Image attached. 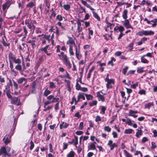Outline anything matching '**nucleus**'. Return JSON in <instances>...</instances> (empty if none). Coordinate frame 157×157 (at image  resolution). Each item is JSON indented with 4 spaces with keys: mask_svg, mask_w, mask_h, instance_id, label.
<instances>
[{
    "mask_svg": "<svg viewBox=\"0 0 157 157\" xmlns=\"http://www.w3.org/2000/svg\"><path fill=\"white\" fill-rule=\"evenodd\" d=\"M104 129L105 131H107L108 132H110L111 130V128L109 126H105L104 128Z\"/></svg>",
    "mask_w": 157,
    "mask_h": 157,
    "instance_id": "3c124183",
    "label": "nucleus"
},
{
    "mask_svg": "<svg viewBox=\"0 0 157 157\" xmlns=\"http://www.w3.org/2000/svg\"><path fill=\"white\" fill-rule=\"evenodd\" d=\"M13 134V131L12 132L11 135H6L3 139V141L4 143L6 144H7L10 143L11 142V138Z\"/></svg>",
    "mask_w": 157,
    "mask_h": 157,
    "instance_id": "39448f33",
    "label": "nucleus"
},
{
    "mask_svg": "<svg viewBox=\"0 0 157 157\" xmlns=\"http://www.w3.org/2000/svg\"><path fill=\"white\" fill-rule=\"evenodd\" d=\"M14 87V90H17L18 89V86L17 84L13 80Z\"/></svg>",
    "mask_w": 157,
    "mask_h": 157,
    "instance_id": "8fccbe9b",
    "label": "nucleus"
},
{
    "mask_svg": "<svg viewBox=\"0 0 157 157\" xmlns=\"http://www.w3.org/2000/svg\"><path fill=\"white\" fill-rule=\"evenodd\" d=\"M51 103H52L51 101H50L49 100H48L47 101H45L44 103V108H45V107L47 105Z\"/></svg>",
    "mask_w": 157,
    "mask_h": 157,
    "instance_id": "69168bd1",
    "label": "nucleus"
},
{
    "mask_svg": "<svg viewBox=\"0 0 157 157\" xmlns=\"http://www.w3.org/2000/svg\"><path fill=\"white\" fill-rule=\"evenodd\" d=\"M128 68V67L127 66H126L122 70V73L124 75H126L127 71Z\"/></svg>",
    "mask_w": 157,
    "mask_h": 157,
    "instance_id": "6e6d98bb",
    "label": "nucleus"
},
{
    "mask_svg": "<svg viewBox=\"0 0 157 157\" xmlns=\"http://www.w3.org/2000/svg\"><path fill=\"white\" fill-rule=\"evenodd\" d=\"M5 39L6 41H7V38L6 36H4L2 38V39L1 40V42L2 43V44L4 47H8L9 48L10 47V43H9L6 42L5 40Z\"/></svg>",
    "mask_w": 157,
    "mask_h": 157,
    "instance_id": "f8f14e48",
    "label": "nucleus"
},
{
    "mask_svg": "<svg viewBox=\"0 0 157 157\" xmlns=\"http://www.w3.org/2000/svg\"><path fill=\"white\" fill-rule=\"evenodd\" d=\"M95 121L96 122L101 121V117L99 115L95 117Z\"/></svg>",
    "mask_w": 157,
    "mask_h": 157,
    "instance_id": "e2e57ef3",
    "label": "nucleus"
},
{
    "mask_svg": "<svg viewBox=\"0 0 157 157\" xmlns=\"http://www.w3.org/2000/svg\"><path fill=\"white\" fill-rule=\"evenodd\" d=\"M36 80H35L32 83L31 86L32 87V88H33L34 89H36Z\"/></svg>",
    "mask_w": 157,
    "mask_h": 157,
    "instance_id": "13d9d810",
    "label": "nucleus"
},
{
    "mask_svg": "<svg viewBox=\"0 0 157 157\" xmlns=\"http://www.w3.org/2000/svg\"><path fill=\"white\" fill-rule=\"evenodd\" d=\"M49 45H48L40 49L39 50L42 52H44V53H47L48 52L47 49L48 48Z\"/></svg>",
    "mask_w": 157,
    "mask_h": 157,
    "instance_id": "a878e982",
    "label": "nucleus"
},
{
    "mask_svg": "<svg viewBox=\"0 0 157 157\" xmlns=\"http://www.w3.org/2000/svg\"><path fill=\"white\" fill-rule=\"evenodd\" d=\"M11 103L12 104L16 105L17 106L22 105V103L20 101V98L19 97H13L11 99Z\"/></svg>",
    "mask_w": 157,
    "mask_h": 157,
    "instance_id": "20e7f679",
    "label": "nucleus"
},
{
    "mask_svg": "<svg viewBox=\"0 0 157 157\" xmlns=\"http://www.w3.org/2000/svg\"><path fill=\"white\" fill-rule=\"evenodd\" d=\"M51 93V91L48 90V88L45 89L43 95L45 97H47L48 95Z\"/></svg>",
    "mask_w": 157,
    "mask_h": 157,
    "instance_id": "cd10ccee",
    "label": "nucleus"
},
{
    "mask_svg": "<svg viewBox=\"0 0 157 157\" xmlns=\"http://www.w3.org/2000/svg\"><path fill=\"white\" fill-rule=\"evenodd\" d=\"M133 45H134V42H131L129 44L128 46V47H129V50L132 51V49L133 48Z\"/></svg>",
    "mask_w": 157,
    "mask_h": 157,
    "instance_id": "603ef678",
    "label": "nucleus"
},
{
    "mask_svg": "<svg viewBox=\"0 0 157 157\" xmlns=\"http://www.w3.org/2000/svg\"><path fill=\"white\" fill-rule=\"evenodd\" d=\"M30 146L29 147L30 150H32L33 149L35 145L32 140H31L30 143Z\"/></svg>",
    "mask_w": 157,
    "mask_h": 157,
    "instance_id": "864d4df0",
    "label": "nucleus"
},
{
    "mask_svg": "<svg viewBox=\"0 0 157 157\" xmlns=\"http://www.w3.org/2000/svg\"><path fill=\"white\" fill-rule=\"evenodd\" d=\"M63 63L69 69L71 68L72 65L69 60V58L67 56L62 59Z\"/></svg>",
    "mask_w": 157,
    "mask_h": 157,
    "instance_id": "0eeeda50",
    "label": "nucleus"
},
{
    "mask_svg": "<svg viewBox=\"0 0 157 157\" xmlns=\"http://www.w3.org/2000/svg\"><path fill=\"white\" fill-rule=\"evenodd\" d=\"M106 63H100L99 64L100 70L101 72H102L104 71V68L103 67V66H105Z\"/></svg>",
    "mask_w": 157,
    "mask_h": 157,
    "instance_id": "7c9ffc66",
    "label": "nucleus"
},
{
    "mask_svg": "<svg viewBox=\"0 0 157 157\" xmlns=\"http://www.w3.org/2000/svg\"><path fill=\"white\" fill-rule=\"evenodd\" d=\"M78 81H77L75 85V88L78 90H80L81 87L80 85L78 83Z\"/></svg>",
    "mask_w": 157,
    "mask_h": 157,
    "instance_id": "09e8293b",
    "label": "nucleus"
},
{
    "mask_svg": "<svg viewBox=\"0 0 157 157\" xmlns=\"http://www.w3.org/2000/svg\"><path fill=\"white\" fill-rule=\"evenodd\" d=\"M154 34V32L151 30L149 31L144 30V35H153Z\"/></svg>",
    "mask_w": 157,
    "mask_h": 157,
    "instance_id": "5701e85b",
    "label": "nucleus"
},
{
    "mask_svg": "<svg viewBox=\"0 0 157 157\" xmlns=\"http://www.w3.org/2000/svg\"><path fill=\"white\" fill-rule=\"evenodd\" d=\"M107 145L110 147V150H113L114 147H117L118 145L115 143H113V141L111 140H109L107 143Z\"/></svg>",
    "mask_w": 157,
    "mask_h": 157,
    "instance_id": "6e6552de",
    "label": "nucleus"
},
{
    "mask_svg": "<svg viewBox=\"0 0 157 157\" xmlns=\"http://www.w3.org/2000/svg\"><path fill=\"white\" fill-rule=\"evenodd\" d=\"M154 105V103L153 102H150L147 103L146 104H145L144 105V107L145 108H147L148 109H149L152 106Z\"/></svg>",
    "mask_w": 157,
    "mask_h": 157,
    "instance_id": "bb28decb",
    "label": "nucleus"
},
{
    "mask_svg": "<svg viewBox=\"0 0 157 157\" xmlns=\"http://www.w3.org/2000/svg\"><path fill=\"white\" fill-rule=\"evenodd\" d=\"M144 67H140V68H137V71L138 73H142L144 71L143 69Z\"/></svg>",
    "mask_w": 157,
    "mask_h": 157,
    "instance_id": "680f3d73",
    "label": "nucleus"
},
{
    "mask_svg": "<svg viewBox=\"0 0 157 157\" xmlns=\"http://www.w3.org/2000/svg\"><path fill=\"white\" fill-rule=\"evenodd\" d=\"M63 150H64L67 148L68 144L67 143L64 142L63 143Z\"/></svg>",
    "mask_w": 157,
    "mask_h": 157,
    "instance_id": "338daca9",
    "label": "nucleus"
},
{
    "mask_svg": "<svg viewBox=\"0 0 157 157\" xmlns=\"http://www.w3.org/2000/svg\"><path fill=\"white\" fill-rule=\"evenodd\" d=\"M77 48L75 46V55L77 59L79 60L81 58V55H80L77 51Z\"/></svg>",
    "mask_w": 157,
    "mask_h": 157,
    "instance_id": "393cba45",
    "label": "nucleus"
},
{
    "mask_svg": "<svg viewBox=\"0 0 157 157\" xmlns=\"http://www.w3.org/2000/svg\"><path fill=\"white\" fill-rule=\"evenodd\" d=\"M156 147L157 146L156 144L154 142H151V148L152 149H153L156 148Z\"/></svg>",
    "mask_w": 157,
    "mask_h": 157,
    "instance_id": "bf43d9fd",
    "label": "nucleus"
},
{
    "mask_svg": "<svg viewBox=\"0 0 157 157\" xmlns=\"http://www.w3.org/2000/svg\"><path fill=\"white\" fill-rule=\"evenodd\" d=\"M13 62L17 64H20L21 63V60L20 59H16V58Z\"/></svg>",
    "mask_w": 157,
    "mask_h": 157,
    "instance_id": "49530a36",
    "label": "nucleus"
},
{
    "mask_svg": "<svg viewBox=\"0 0 157 157\" xmlns=\"http://www.w3.org/2000/svg\"><path fill=\"white\" fill-rule=\"evenodd\" d=\"M65 19V17H62L60 15H58L56 17V19L58 20L59 21H62L63 20V18Z\"/></svg>",
    "mask_w": 157,
    "mask_h": 157,
    "instance_id": "79ce46f5",
    "label": "nucleus"
},
{
    "mask_svg": "<svg viewBox=\"0 0 157 157\" xmlns=\"http://www.w3.org/2000/svg\"><path fill=\"white\" fill-rule=\"evenodd\" d=\"M117 29H118L119 31L121 33H122L123 31L124 30V28L122 25H121L119 26H118L117 27Z\"/></svg>",
    "mask_w": 157,
    "mask_h": 157,
    "instance_id": "37998d69",
    "label": "nucleus"
},
{
    "mask_svg": "<svg viewBox=\"0 0 157 157\" xmlns=\"http://www.w3.org/2000/svg\"><path fill=\"white\" fill-rule=\"evenodd\" d=\"M136 71L135 70H130L127 73V75H130L134 74Z\"/></svg>",
    "mask_w": 157,
    "mask_h": 157,
    "instance_id": "774afa93",
    "label": "nucleus"
},
{
    "mask_svg": "<svg viewBox=\"0 0 157 157\" xmlns=\"http://www.w3.org/2000/svg\"><path fill=\"white\" fill-rule=\"evenodd\" d=\"M85 94L79 92V93L78 95L79 96V98L80 99H82L83 100H85V98L84 95H85Z\"/></svg>",
    "mask_w": 157,
    "mask_h": 157,
    "instance_id": "ea45409f",
    "label": "nucleus"
},
{
    "mask_svg": "<svg viewBox=\"0 0 157 157\" xmlns=\"http://www.w3.org/2000/svg\"><path fill=\"white\" fill-rule=\"evenodd\" d=\"M13 86V84L12 83V80L11 79H9V82H8L6 86V89L7 90H10V87Z\"/></svg>",
    "mask_w": 157,
    "mask_h": 157,
    "instance_id": "a211bd4d",
    "label": "nucleus"
},
{
    "mask_svg": "<svg viewBox=\"0 0 157 157\" xmlns=\"http://www.w3.org/2000/svg\"><path fill=\"white\" fill-rule=\"evenodd\" d=\"M69 125V124L63 121L62 122V123L59 124V128L61 129L63 128H67Z\"/></svg>",
    "mask_w": 157,
    "mask_h": 157,
    "instance_id": "4468645a",
    "label": "nucleus"
},
{
    "mask_svg": "<svg viewBox=\"0 0 157 157\" xmlns=\"http://www.w3.org/2000/svg\"><path fill=\"white\" fill-rule=\"evenodd\" d=\"M124 153L127 157H133L132 155L128 152L126 150H124Z\"/></svg>",
    "mask_w": 157,
    "mask_h": 157,
    "instance_id": "a19ab883",
    "label": "nucleus"
},
{
    "mask_svg": "<svg viewBox=\"0 0 157 157\" xmlns=\"http://www.w3.org/2000/svg\"><path fill=\"white\" fill-rule=\"evenodd\" d=\"M144 55L141 57V62L144 63H148L149 61L146 59L144 58Z\"/></svg>",
    "mask_w": 157,
    "mask_h": 157,
    "instance_id": "2f4dec72",
    "label": "nucleus"
},
{
    "mask_svg": "<svg viewBox=\"0 0 157 157\" xmlns=\"http://www.w3.org/2000/svg\"><path fill=\"white\" fill-rule=\"evenodd\" d=\"M98 103L97 100H94L90 102L89 103V105L90 107H92L94 105H96Z\"/></svg>",
    "mask_w": 157,
    "mask_h": 157,
    "instance_id": "c756f323",
    "label": "nucleus"
},
{
    "mask_svg": "<svg viewBox=\"0 0 157 157\" xmlns=\"http://www.w3.org/2000/svg\"><path fill=\"white\" fill-rule=\"evenodd\" d=\"M64 81L67 83L66 86L67 87L71 86V82L70 81L66 79H65Z\"/></svg>",
    "mask_w": 157,
    "mask_h": 157,
    "instance_id": "0e129e2a",
    "label": "nucleus"
},
{
    "mask_svg": "<svg viewBox=\"0 0 157 157\" xmlns=\"http://www.w3.org/2000/svg\"><path fill=\"white\" fill-rule=\"evenodd\" d=\"M75 155V152L74 151L72 150L67 154L66 157H74Z\"/></svg>",
    "mask_w": 157,
    "mask_h": 157,
    "instance_id": "b1692460",
    "label": "nucleus"
},
{
    "mask_svg": "<svg viewBox=\"0 0 157 157\" xmlns=\"http://www.w3.org/2000/svg\"><path fill=\"white\" fill-rule=\"evenodd\" d=\"M37 24L36 21L34 20H31L29 25H27V27L30 30V31L33 30V33H34L36 26Z\"/></svg>",
    "mask_w": 157,
    "mask_h": 157,
    "instance_id": "7ed1b4c3",
    "label": "nucleus"
},
{
    "mask_svg": "<svg viewBox=\"0 0 157 157\" xmlns=\"http://www.w3.org/2000/svg\"><path fill=\"white\" fill-rule=\"evenodd\" d=\"M7 152L6 147L4 146L2 147L0 149V156H1L2 154L3 157H4V155Z\"/></svg>",
    "mask_w": 157,
    "mask_h": 157,
    "instance_id": "ddd939ff",
    "label": "nucleus"
},
{
    "mask_svg": "<svg viewBox=\"0 0 157 157\" xmlns=\"http://www.w3.org/2000/svg\"><path fill=\"white\" fill-rule=\"evenodd\" d=\"M101 93L103 94L101 91H98L97 92L96 97L98 98V99L99 101H101L103 102L105 101V98L104 95L101 94Z\"/></svg>",
    "mask_w": 157,
    "mask_h": 157,
    "instance_id": "1a4fd4ad",
    "label": "nucleus"
},
{
    "mask_svg": "<svg viewBox=\"0 0 157 157\" xmlns=\"http://www.w3.org/2000/svg\"><path fill=\"white\" fill-rule=\"evenodd\" d=\"M128 13V11L127 9H124V10L122 13V17L124 19H127L128 17L127 14Z\"/></svg>",
    "mask_w": 157,
    "mask_h": 157,
    "instance_id": "aec40b11",
    "label": "nucleus"
},
{
    "mask_svg": "<svg viewBox=\"0 0 157 157\" xmlns=\"http://www.w3.org/2000/svg\"><path fill=\"white\" fill-rule=\"evenodd\" d=\"M123 25L127 28H131L132 29H133V27L130 24L129 21L128 19H125L123 21Z\"/></svg>",
    "mask_w": 157,
    "mask_h": 157,
    "instance_id": "9b49d317",
    "label": "nucleus"
},
{
    "mask_svg": "<svg viewBox=\"0 0 157 157\" xmlns=\"http://www.w3.org/2000/svg\"><path fill=\"white\" fill-rule=\"evenodd\" d=\"M138 94L140 95H145L146 94V91L142 89L139 91Z\"/></svg>",
    "mask_w": 157,
    "mask_h": 157,
    "instance_id": "a18cd8bd",
    "label": "nucleus"
},
{
    "mask_svg": "<svg viewBox=\"0 0 157 157\" xmlns=\"http://www.w3.org/2000/svg\"><path fill=\"white\" fill-rule=\"evenodd\" d=\"M23 32L24 33V35L25 36H26L28 34V31L27 29V28L26 26H24L23 27Z\"/></svg>",
    "mask_w": 157,
    "mask_h": 157,
    "instance_id": "4d7b16f0",
    "label": "nucleus"
},
{
    "mask_svg": "<svg viewBox=\"0 0 157 157\" xmlns=\"http://www.w3.org/2000/svg\"><path fill=\"white\" fill-rule=\"evenodd\" d=\"M16 57L14 55L12 52H10L9 54L8 58L10 63V67L11 70V72L13 73L14 76H16L18 75V73L14 70L13 68V66L12 63V61H13Z\"/></svg>",
    "mask_w": 157,
    "mask_h": 157,
    "instance_id": "f257e3e1",
    "label": "nucleus"
},
{
    "mask_svg": "<svg viewBox=\"0 0 157 157\" xmlns=\"http://www.w3.org/2000/svg\"><path fill=\"white\" fill-rule=\"evenodd\" d=\"M35 6V3L33 2H31L28 3L26 6V8H31Z\"/></svg>",
    "mask_w": 157,
    "mask_h": 157,
    "instance_id": "412c9836",
    "label": "nucleus"
},
{
    "mask_svg": "<svg viewBox=\"0 0 157 157\" xmlns=\"http://www.w3.org/2000/svg\"><path fill=\"white\" fill-rule=\"evenodd\" d=\"M15 69L17 71H19L20 72H23L22 67L20 64H17L15 67Z\"/></svg>",
    "mask_w": 157,
    "mask_h": 157,
    "instance_id": "4be33fe9",
    "label": "nucleus"
},
{
    "mask_svg": "<svg viewBox=\"0 0 157 157\" xmlns=\"http://www.w3.org/2000/svg\"><path fill=\"white\" fill-rule=\"evenodd\" d=\"M6 95L8 99H11L13 97L10 94V90H7Z\"/></svg>",
    "mask_w": 157,
    "mask_h": 157,
    "instance_id": "e433bc0d",
    "label": "nucleus"
},
{
    "mask_svg": "<svg viewBox=\"0 0 157 157\" xmlns=\"http://www.w3.org/2000/svg\"><path fill=\"white\" fill-rule=\"evenodd\" d=\"M50 88L52 89L55 88H56V86L54 84L53 82H49Z\"/></svg>",
    "mask_w": 157,
    "mask_h": 157,
    "instance_id": "5fc2aeb1",
    "label": "nucleus"
},
{
    "mask_svg": "<svg viewBox=\"0 0 157 157\" xmlns=\"http://www.w3.org/2000/svg\"><path fill=\"white\" fill-rule=\"evenodd\" d=\"M81 2L84 6L89 8L91 11H93L92 13L93 17L95 19H97L98 21H100L101 19L100 17L97 13L94 11L95 10L94 9L92 8L89 4L87 3L86 1L84 0H81Z\"/></svg>",
    "mask_w": 157,
    "mask_h": 157,
    "instance_id": "f03ea898",
    "label": "nucleus"
},
{
    "mask_svg": "<svg viewBox=\"0 0 157 157\" xmlns=\"http://www.w3.org/2000/svg\"><path fill=\"white\" fill-rule=\"evenodd\" d=\"M106 110V108L105 107L102 106L101 108V111L102 112L101 113L103 114H105Z\"/></svg>",
    "mask_w": 157,
    "mask_h": 157,
    "instance_id": "052dcab7",
    "label": "nucleus"
},
{
    "mask_svg": "<svg viewBox=\"0 0 157 157\" xmlns=\"http://www.w3.org/2000/svg\"><path fill=\"white\" fill-rule=\"evenodd\" d=\"M26 80V78H25L22 77L19 78L17 81V82L19 84L22 83L24 81H25Z\"/></svg>",
    "mask_w": 157,
    "mask_h": 157,
    "instance_id": "f704fd0d",
    "label": "nucleus"
},
{
    "mask_svg": "<svg viewBox=\"0 0 157 157\" xmlns=\"http://www.w3.org/2000/svg\"><path fill=\"white\" fill-rule=\"evenodd\" d=\"M138 113V112L136 111H133L130 110L129 112V116H130L133 117L134 118L137 117V115H136V113Z\"/></svg>",
    "mask_w": 157,
    "mask_h": 157,
    "instance_id": "dca6fc26",
    "label": "nucleus"
},
{
    "mask_svg": "<svg viewBox=\"0 0 157 157\" xmlns=\"http://www.w3.org/2000/svg\"><path fill=\"white\" fill-rule=\"evenodd\" d=\"M63 7L65 10L69 11L70 10L71 6L69 4H67V5H64L63 6Z\"/></svg>",
    "mask_w": 157,
    "mask_h": 157,
    "instance_id": "4c0bfd02",
    "label": "nucleus"
},
{
    "mask_svg": "<svg viewBox=\"0 0 157 157\" xmlns=\"http://www.w3.org/2000/svg\"><path fill=\"white\" fill-rule=\"evenodd\" d=\"M85 95L86 97V98L87 100H92L93 99V96L91 95L90 94H85Z\"/></svg>",
    "mask_w": 157,
    "mask_h": 157,
    "instance_id": "c9c22d12",
    "label": "nucleus"
},
{
    "mask_svg": "<svg viewBox=\"0 0 157 157\" xmlns=\"http://www.w3.org/2000/svg\"><path fill=\"white\" fill-rule=\"evenodd\" d=\"M12 2V0L9 1V2L8 1H6L5 3L2 5V9L3 11H5L6 9H9L11 4V2Z\"/></svg>",
    "mask_w": 157,
    "mask_h": 157,
    "instance_id": "9d476101",
    "label": "nucleus"
},
{
    "mask_svg": "<svg viewBox=\"0 0 157 157\" xmlns=\"http://www.w3.org/2000/svg\"><path fill=\"white\" fill-rule=\"evenodd\" d=\"M36 34L41 33L42 31L41 28L39 27L36 28Z\"/></svg>",
    "mask_w": 157,
    "mask_h": 157,
    "instance_id": "c03bdc74",
    "label": "nucleus"
},
{
    "mask_svg": "<svg viewBox=\"0 0 157 157\" xmlns=\"http://www.w3.org/2000/svg\"><path fill=\"white\" fill-rule=\"evenodd\" d=\"M67 37L69 40L67 42V44H70V45H71V44H74V45L75 46V43L74 40H73V38L69 36H68Z\"/></svg>",
    "mask_w": 157,
    "mask_h": 157,
    "instance_id": "f3484780",
    "label": "nucleus"
},
{
    "mask_svg": "<svg viewBox=\"0 0 157 157\" xmlns=\"http://www.w3.org/2000/svg\"><path fill=\"white\" fill-rule=\"evenodd\" d=\"M136 35H138L140 36H142L143 35H144V30H143L142 31H139Z\"/></svg>",
    "mask_w": 157,
    "mask_h": 157,
    "instance_id": "de8ad7c7",
    "label": "nucleus"
},
{
    "mask_svg": "<svg viewBox=\"0 0 157 157\" xmlns=\"http://www.w3.org/2000/svg\"><path fill=\"white\" fill-rule=\"evenodd\" d=\"M96 144V143L95 142H94V143H91L90 146L88 147V149L90 150H95L96 148L95 144Z\"/></svg>",
    "mask_w": 157,
    "mask_h": 157,
    "instance_id": "6ab92c4d",
    "label": "nucleus"
},
{
    "mask_svg": "<svg viewBox=\"0 0 157 157\" xmlns=\"http://www.w3.org/2000/svg\"><path fill=\"white\" fill-rule=\"evenodd\" d=\"M105 81L107 82L106 84V87L107 89H111L112 88L111 84H114L115 83V80L113 78L105 80Z\"/></svg>",
    "mask_w": 157,
    "mask_h": 157,
    "instance_id": "423d86ee",
    "label": "nucleus"
},
{
    "mask_svg": "<svg viewBox=\"0 0 157 157\" xmlns=\"http://www.w3.org/2000/svg\"><path fill=\"white\" fill-rule=\"evenodd\" d=\"M116 61V59L112 57L111 58V60L109 61L108 63L107 64L108 65H110L112 66H113L114 65L113 61L115 62Z\"/></svg>",
    "mask_w": 157,
    "mask_h": 157,
    "instance_id": "c85d7f7f",
    "label": "nucleus"
},
{
    "mask_svg": "<svg viewBox=\"0 0 157 157\" xmlns=\"http://www.w3.org/2000/svg\"><path fill=\"white\" fill-rule=\"evenodd\" d=\"M137 131L136 132V136L138 138L140 136H141L142 134V131L141 130H139V129H137Z\"/></svg>",
    "mask_w": 157,
    "mask_h": 157,
    "instance_id": "72a5a7b5",
    "label": "nucleus"
},
{
    "mask_svg": "<svg viewBox=\"0 0 157 157\" xmlns=\"http://www.w3.org/2000/svg\"><path fill=\"white\" fill-rule=\"evenodd\" d=\"M133 131V130L132 129H125L124 131V133L125 134H130L132 133Z\"/></svg>",
    "mask_w": 157,
    "mask_h": 157,
    "instance_id": "473e14b6",
    "label": "nucleus"
},
{
    "mask_svg": "<svg viewBox=\"0 0 157 157\" xmlns=\"http://www.w3.org/2000/svg\"><path fill=\"white\" fill-rule=\"evenodd\" d=\"M81 21H80L79 19H78L77 21V24L78 25L77 30L78 33L80 32L82 29V28L81 27Z\"/></svg>",
    "mask_w": 157,
    "mask_h": 157,
    "instance_id": "2eb2a0df",
    "label": "nucleus"
},
{
    "mask_svg": "<svg viewBox=\"0 0 157 157\" xmlns=\"http://www.w3.org/2000/svg\"><path fill=\"white\" fill-rule=\"evenodd\" d=\"M69 52L71 56H73L74 55V53L73 52V47L71 45H69Z\"/></svg>",
    "mask_w": 157,
    "mask_h": 157,
    "instance_id": "58836bf2",
    "label": "nucleus"
}]
</instances>
